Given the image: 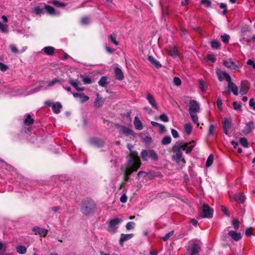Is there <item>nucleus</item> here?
Returning a JSON list of instances; mask_svg holds the SVG:
<instances>
[{
    "instance_id": "1",
    "label": "nucleus",
    "mask_w": 255,
    "mask_h": 255,
    "mask_svg": "<svg viewBox=\"0 0 255 255\" xmlns=\"http://www.w3.org/2000/svg\"><path fill=\"white\" fill-rule=\"evenodd\" d=\"M128 148L130 150L131 146L128 144ZM130 158L125 165L122 166L121 170L124 173V180L128 181L129 175L133 172L136 171L141 165L140 160L136 151H130Z\"/></svg>"
},
{
    "instance_id": "2",
    "label": "nucleus",
    "mask_w": 255,
    "mask_h": 255,
    "mask_svg": "<svg viewBox=\"0 0 255 255\" xmlns=\"http://www.w3.org/2000/svg\"><path fill=\"white\" fill-rule=\"evenodd\" d=\"M188 144L174 145L172 147L174 154L172 156V160L179 165L183 166L186 162L185 159L182 157V150L185 149Z\"/></svg>"
},
{
    "instance_id": "3",
    "label": "nucleus",
    "mask_w": 255,
    "mask_h": 255,
    "mask_svg": "<svg viewBox=\"0 0 255 255\" xmlns=\"http://www.w3.org/2000/svg\"><path fill=\"white\" fill-rule=\"evenodd\" d=\"M96 205L91 199H86L82 201L81 211L85 215L93 214L96 211Z\"/></svg>"
},
{
    "instance_id": "4",
    "label": "nucleus",
    "mask_w": 255,
    "mask_h": 255,
    "mask_svg": "<svg viewBox=\"0 0 255 255\" xmlns=\"http://www.w3.org/2000/svg\"><path fill=\"white\" fill-rule=\"evenodd\" d=\"M141 157L144 161H147L149 158L154 161H157L158 159L157 153L153 150H143L141 153Z\"/></svg>"
},
{
    "instance_id": "5",
    "label": "nucleus",
    "mask_w": 255,
    "mask_h": 255,
    "mask_svg": "<svg viewBox=\"0 0 255 255\" xmlns=\"http://www.w3.org/2000/svg\"><path fill=\"white\" fill-rule=\"evenodd\" d=\"M201 251V244L197 241H194L191 247L187 249L189 255H199Z\"/></svg>"
},
{
    "instance_id": "6",
    "label": "nucleus",
    "mask_w": 255,
    "mask_h": 255,
    "mask_svg": "<svg viewBox=\"0 0 255 255\" xmlns=\"http://www.w3.org/2000/svg\"><path fill=\"white\" fill-rule=\"evenodd\" d=\"M213 215V210L208 204L203 205L200 216L202 218H211Z\"/></svg>"
},
{
    "instance_id": "7",
    "label": "nucleus",
    "mask_w": 255,
    "mask_h": 255,
    "mask_svg": "<svg viewBox=\"0 0 255 255\" xmlns=\"http://www.w3.org/2000/svg\"><path fill=\"white\" fill-rule=\"evenodd\" d=\"M200 110V106L199 103L195 100H191L189 102V113H196Z\"/></svg>"
},
{
    "instance_id": "8",
    "label": "nucleus",
    "mask_w": 255,
    "mask_h": 255,
    "mask_svg": "<svg viewBox=\"0 0 255 255\" xmlns=\"http://www.w3.org/2000/svg\"><path fill=\"white\" fill-rule=\"evenodd\" d=\"M250 89V83L248 81L243 80L241 81L240 93L242 95L246 94Z\"/></svg>"
},
{
    "instance_id": "9",
    "label": "nucleus",
    "mask_w": 255,
    "mask_h": 255,
    "mask_svg": "<svg viewBox=\"0 0 255 255\" xmlns=\"http://www.w3.org/2000/svg\"><path fill=\"white\" fill-rule=\"evenodd\" d=\"M32 231L35 235H39L40 237H46L48 232L47 229L41 228L38 226L34 227L32 229Z\"/></svg>"
},
{
    "instance_id": "10",
    "label": "nucleus",
    "mask_w": 255,
    "mask_h": 255,
    "mask_svg": "<svg viewBox=\"0 0 255 255\" xmlns=\"http://www.w3.org/2000/svg\"><path fill=\"white\" fill-rule=\"evenodd\" d=\"M254 128V123L251 121L246 125L242 130V132L245 134H249L251 133Z\"/></svg>"
},
{
    "instance_id": "11",
    "label": "nucleus",
    "mask_w": 255,
    "mask_h": 255,
    "mask_svg": "<svg viewBox=\"0 0 255 255\" xmlns=\"http://www.w3.org/2000/svg\"><path fill=\"white\" fill-rule=\"evenodd\" d=\"M134 236L133 234H122L121 235V237L119 241L120 245L122 246L123 245V243L132 238Z\"/></svg>"
},
{
    "instance_id": "12",
    "label": "nucleus",
    "mask_w": 255,
    "mask_h": 255,
    "mask_svg": "<svg viewBox=\"0 0 255 255\" xmlns=\"http://www.w3.org/2000/svg\"><path fill=\"white\" fill-rule=\"evenodd\" d=\"M222 124H223V128H224V132L226 134H228V130L231 127V125H232L231 121L228 119H225L223 121Z\"/></svg>"
},
{
    "instance_id": "13",
    "label": "nucleus",
    "mask_w": 255,
    "mask_h": 255,
    "mask_svg": "<svg viewBox=\"0 0 255 255\" xmlns=\"http://www.w3.org/2000/svg\"><path fill=\"white\" fill-rule=\"evenodd\" d=\"M228 235L235 241H239L242 238L241 234L237 233L236 231H230Z\"/></svg>"
},
{
    "instance_id": "14",
    "label": "nucleus",
    "mask_w": 255,
    "mask_h": 255,
    "mask_svg": "<svg viewBox=\"0 0 255 255\" xmlns=\"http://www.w3.org/2000/svg\"><path fill=\"white\" fill-rule=\"evenodd\" d=\"M148 103L151 105V106L156 110H158V108L155 102L154 97L150 94H147L146 97Z\"/></svg>"
},
{
    "instance_id": "15",
    "label": "nucleus",
    "mask_w": 255,
    "mask_h": 255,
    "mask_svg": "<svg viewBox=\"0 0 255 255\" xmlns=\"http://www.w3.org/2000/svg\"><path fill=\"white\" fill-rule=\"evenodd\" d=\"M148 60L156 68L159 69L161 67V65L159 62L152 56H149Z\"/></svg>"
},
{
    "instance_id": "16",
    "label": "nucleus",
    "mask_w": 255,
    "mask_h": 255,
    "mask_svg": "<svg viewBox=\"0 0 255 255\" xmlns=\"http://www.w3.org/2000/svg\"><path fill=\"white\" fill-rule=\"evenodd\" d=\"M104 104V100L102 97L99 94H97V98L94 102V106L96 108L101 107Z\"/></svg>"
},
{
    "instance_id": "17",
    "label": "nucleus",
    "mask_w": 255,
    "mask_h": 255,
    "mask_svg": "<svg viewBox=\"0 0 255 255\" xmlns=\"http://www.w3.org/2000/svg\"><path fill=\"white\" fill-rule=\"evenodd\" d=\"M115 73L116 78L118 80H122L124 78L123 72L121 69L119 67H116L115 69Z\"/></svg>"
},
{
    "instance_id": "18",
    "label": "nucleus",
    "mask_w": 255,
    "mask_h": 255,
    "mask_svg": "<svg viewBox=\"0 0 255 255\" xmlns=\"http://www.w3.org/2000/svg\"><path fill=\"white\" fill-rule=\"evenodd\" d=\"M228 88L229 90H231L234 95L237 96L238 95V88L236 84L233 83H230L228 84Z\"/></svg>"
},
{
    "instance_id": "19",
    "label": "nucleus",
    "mask_w": 255,
    "mask_h": 255,
    "mask_svg": "<svg viewBox=\"0 0 255 255\" xmlns=\"http://www.w3.org/2000/svg\"><path fill=\"white\" fill-rule=\"evenodd\" d=\"M234 200L240 203H243L245 200V196L241 193L236 194L234 196Z\"/></svg>"
},
{
    "instance_id": "20",
    "label": "nucleus",
    "mask_w": 255,
    "mask_h": 255,
    "mask_svg": "<svg viewBox=\"0 0 255 255\" xmlns=\"http://www.w3.org/2000/svg\"><path fill=\"white\" fill-rule=\"evenodd\" d=\"M122 220L119 218H114L110 221L109 224V227L110 228H114L115 226L118 225L120 222H121Z\"/></svg>"
},
{
    "instance_id": "21",
    "label": "nucleus",
    "mask_w": 255,
    "mask_h": 255,
    "mask_svg": "<svg viewBox=\"0 0 255 255\" xmlns=\"http://www.w3.org/2000/svg\"><path fill=\"white\" fill-rule=\"evenodd\" d=\"M223 64L228 68H231L232 66H234L233 69H237L238 68V66L231 59H230L229 61H224Z\"/></svg>"
},
{
    "instance_id": "22",
    "label": "nucleus",
    "mask_w": 255,
    "mask_h": 255,
    "mask_svg": "<svg viewBox=\"0 0 255 255\" xmlns=\"http://www.w3.org/2000/svg\"><path fill=\"white\" fill-rule=\"evenodd\" d=\"M133 124L135 129L137 130H141L143 128L142 124L137 117L134 118Z\"/></svg>"
},
{
    "instance_id": "23",
    "label": "nucleus",
    "mask_w": 255,
    "mask_h": 255,
    "mask_svg": "<svg viewBox=\"0 0 255 255\" xmlns=\"http://www.w3.org/2000/svg\"><path fill=\"white\" fill-rule=\"evenodd\" d=\"M43 52L47 55H53L55 48L52 46H47L43 49Z\"/></svg>"
},
{
    "instance_id": "24",
    "label": "nucleus",
    "mask_w": 255,
    "mask_h": 255,
    "mask_svg": "<svg viewBox=\"0 0 255 255\" xmlns=\"http://www.w3.org/2000/svg\"><path fill=\"white\" fill-rule=\"evenodd\" d=\"M62 105L59 102H57L52 105V110L55 114H59L60 112V109L62 108Z\"/></svg>"
},
{
    "instance_id": "25",
    "label": "nucleus",
    "mask_w": 255,
    "mask_h": 255,
    "mask_svg": "<svg viewBox=\"0 0 255 255\" xmlns=\"http://www.w3.org/2000/svg\"><path fill=\"white\" fill-rule=\"evenodd\" d=\"M151 124L152 126L158 128L161 132L166 131L165 127L163 125L153 121L151 122Z\"/></svg>"
},
{
    "instance_id": "26",
    "label": "nucleus",
    "mask_w": 255,
    "mask_h": 255,
    "mask_svg": "<svg viewBox=\"0 0 255 255\" xmlns=\"http://www.w3.org/2000/svg\"><path fill=\"white\" fill-rule=\"evenodd\" d=\"M166 52L168 55L173 57H176L178 55V51L175 46L172 49L167 50Z\"/></svg>"
},
{
    "instance_id": "27",
    "label": "nucleus",
    "mask_w": 255,
    "mask_h": 255,
    "mask_svg": "<svg viewBox=\"0 0 255 255\" xmlns=\"http://www.w3.org/2000/svg\"><path fill=\"white\" fill-rule=\"evenodd\" d=\"M107 77L106 76H102L98 82V84L102 87H107L108 85Z\"/></svg>"
},
{
    "instance_id": "28",
    "label": "nucleus",
    "mask_w": 255,
    "mask_h": 255,
    "mask_svg": "<svg viewBox=\"0 0 255 255\" xmlns=\"http://www.w3.org/2000/svg\"><path fill=\"white\" fill-rule=\"evenodd\" d=\"M44 9L51 15H55L56 14L55 10L54 7L49 5H45Z\"/></svg>"
},
{
    "instance_id": "29",
    "label": "nucleus",
    "mask_w": 255,
    "mask_h": 255,
    "mask_svg": "<svg viewBox=\"0 0 255 255\" xmlns=\"http://www.w3.org/2000/svg\"><path fill=\"white\" fill-rule=\"evenodd\" d=\"M147 177L150 180L156 177H158L160 175V173L158 172H155V171H151L147 172Z\"/></svg>"
},
{
    "instance_id": "30",
    "label": "nucleus",
    "mask_w": 255,
    "mask_h": 255,
    "mask_svg": "<svg viewBox=\"0 0 255 255\" xmlns=\"http://www.w3.org/2000/svg\"><path fill=\"white\" fill-rule=\"evenodd\" d=\"M211 46L213 49H219L221 47V43L219 41L214 40L211 42Z\"/></svg>"
},
{
    "instance_id": "31",
    "label": "nucleus",
    "mask_w": 255,
    "mask_h": 255,
    "mask_svg": "<svg viewBox=\"0 0 255 255\" xmlns=\"http://www.w3.org/2000/svg\"><path fill=\"white\" fill-rule=\"evenodd\" d=\"M213 161H214V155L211 154L208 156V157L207 158V160L206 163V166L207 167H210L213 164Z\"/></svg>"
},
{
    "instance_id": "32",
    "label": "nucleus",
    "mask_w": 255,
    "mask_h": 255,
    "mask_svg": "<svg viewBox=\"0 0 255 255\" xmlns=\"http://www.w3.org/2000/svg\"><path fill=\"white\" fill-rule=\"evenodd\" d=\"M185 132L188 134H190L192 130V127L190 124H186L184 126Z\"/></svg>"
},
{
    "instance_id": "33",
    "label": "nucleus",
    "mask_w": 255,
    "mask_h": 255,
    "mask_svg": "<svg viewBox=\"0 0 255 255\" xmlns=\"http://www.w3.org/2000/svg\"><path fill=\"white\" fill-rule=\"evenodd\" d=\"M17 252L20 254H24L26 252V248L23 246H18L16 247Z\"/></svg>"
},
{
    "instance_id": "34",
    "label": "nucleus",
    "mask_w": 255,
    "mask_h": 255,
    "mask_svg": "<svg viewBox=\"0 0 255 255\" xmlns=\"http://www.w3.org/2000/svg\"><path fill=\"white\" fill-rule=\"evenodd\" d=\"M90 23V19L88 16H84L81 18V23L82 25H88Z\"/></svg>"
},
{
    "instance_id": "35",
    "label": "nucleus",
    "mask_w": 255,
    "mask_h": 255,
    "mask_svg": "<svg viewBox=\"0 0 255 255\" xmlns=\"http://www.w3.org/2000/svg\"><path fill=\"white\" fill-rule=\"evenodd\" d=\"M190 115L191 116V118L192 119V120L193 122L196 124L197 126H199V124L198 123V118L197 115H196V113H189Z\"/></svg>"
},
{
    "instance_id": "36",
    "label": "nucleus",
    "mask_w": 255,
    "mask_h": 255,
    "mask_svg": "<svg viewBox=\"0 0 255 255\" xmlns=\"http://www.w3.org/2000/svg\"><path fill=\"white\" fill-rule=\"evenodd\" d=\"M34 121V119L31 118L30 115L28 114L26 116V118L24 120V124L26 125H27V124L31 125L32 124H33Z\"/></svg>"
},
{
    "instance_id": "37",
    "label": "nucleus",
    "mask_w": 255,
    "mask_h": 255,
    "mask_svg": "<svg viewBox=\"0 0 255 255\" xmlns=\"http://www.w3.org/2000/svg\"><path fill=\"white\" fill-rule=\"evenodd\" d=\"M89 142L90 143H93V144L103 143H104V141L102 139H101L99 138H97V137H93V138H90Z\"/></svg>"
},
{
    "instance_id": "38",
    "label": "nucleus",
    "mask_w": 255,
    "mask_h": 255,
    "mask_svg": "<svg viewBox=\"0 0 255 255\" xmlns=\"http://www.w3.org/2000/svg\"><path fill=\"white\" fill-rule=\"evenodd\" d=\"M80 83V82L77 80L75 82H72V86H73L77 91H83L84 90V88H81L78 87V85Z\"/></svg>"
},
{
    "instance_id": "39",
    "label": "nucleus",
    "mask_w": 255,
    "mask_h": 255,
    "mask_svg": "<svg viewBox=\"0 0 255 255\" xmlns=\"http://www.w3.org/2000/svg\"><path fill=\"white\" fill-rule=\"evenodd\" d=\"M80 101L81 103H83L89 100V97L86 95H85L84 93H81V95L79 97Z\"/></svg>"
},
{
    "instance_id": "40",
    "label": "nucleus",
    "mask_w": 255,
    "mask_h": 255,
    "mask_svg": "<svg viewBox=\"0 0 255 255\" xmlns=\"http://www.w3.org/2000/svg\"><path fill=\"white\" fill-rule=\"evenodd\" d=\"M135 226V224L133 222H128L126 226V228L128 230H132L134 228Z\"/></svg>"
},
{
    "instance_id": "41",
    "label": "nucleus",
    "mask_w": 255,
    "mask_h": 255,
    "mask_svg": "<svg viewBox=\"0 0 255 255\" xmlns=\"http://www.w3.org/2000/svg\"><path fill=\"white\" fill-rule=\"evenodd\" d=\"M221 37L223 42L225 43H228L229 41L230 36L229 35L225 33L223 35H221Z\"/></svg>"
},
{
    "instance_id": "42",
    "label": "nucleus",
    "mask_w": 255,
    "mask_h": 255,
    "mask_svg": "<svg viewBox=\"0 0 255 255\" xmlns=\"http://www.w3.org/2000/svg\"><path fill=\"white\" fill-rule=\"evenodd\" d=\"M44 8H42L40 7L37 6H36L34 8V12L36 14H44Z\"/></svg>"
},
{
    "instance_id": "43",
    "label": "nucleus",
    "mask_w": 255,
    "mask_h": 255,
    "mask_svg": "<svg viewBox=\"0 0 255 255\" xmlns=\"http://www.w3.org/2000/svg\"><path fill=\"white\" fill-rule=\"evenodd\" d=\"M109 38L111 41L112 42L113 44L115 45L118 46L119 44V42L116 40V35L113 33L109 36Z\"/></svg>"
},
{
    "instance_id": "44",
    "label": "nucleus",
    "mask_w": 255,
    "mask_h": 255,
    "mask_svg": "<svg viewBox=\"0 0 255 255\" xmlns=\"http://www.w3.org/2000/svg\"><path fill=\"white\" fill-rule=\"evenodd\" d=\"M200 89L202 92L205 91L207 88L206 84L203 80H200L199 81Z\"/></svg>"
},
{
    "instance_id": "45",
    "label": "nucleus",
    "mask_w": 255,
    "mask_h": 255,
    "mask_svg": "<svg viewBox=\"0 0 255 255\" xmlns=\"http://www.w3.org/2000/svg\"><path fill=\"white\" fill-rule=\"evenodd\" d=\"M173 230L169 232V233L166 234L164 237H162V240L164 242L166 241L167 240L169 239L170 237H171L173 235Z\"/></svg>"
},
{
    "instance_id": "46",
    "label": "nucleus",
    "mask_w": 255,
    "mask_h": 255,
    "mask_svg": "<svg viewBox=\"0 0 255 255\" xmlns=\"http://www.w3.org/2000/svg\"><path fill=\"white\" fill-rule=\"evenodd\" d=\"M146 177H147V172L143 171H140L137 173L136 178L137 179H138L140 177L145 178Z\"/></svg>"
},
{
    "instance_id": "47",
    "label": "nucleus",
    "mask_w": 255,
    "mask_h": 255,
    "mask_svg": "<svg viewBox=\"0 0 255 255\" xmlns=\"http://www.w3.org/2000/svg\"><path fill=\"white\" fill-rule=\"evenodd\" d=\"M234 109L237 111H242V105L241 104L238 103L237 102H234L233 103Z\"/></svg>"
},
{
    "instance_id": "48",
    "label": "nucleus",
    "mask_w": 255,
    "mask_h": 255,
    "mask_svg": "<svg viewBox=\"0 0 255 255\" xmlns=\"http://www.w3.org/2000/svg\"><path fill=\"white\" fill-rule=\"evenodd\" d=\"M223 75L225 80L228 82V84L232 83V79L231 76L226 72H223Z\"/></svg>"
},
{
    "instance_id": "49",
    "label": "nucleus",
    "mask_w": 255,
    "mask_h": 255,
    "mask_svg": "<svg viewBox=\"0 0 255 255\" xmlns=\"http://www.w3.org/2000/svg\"><path fill=\"white\" fill-rule=\"evenodd\" d=\"M159 119L164 122H168L169 121L168 117L165 114L160 115L159 117Z\"/></svg>"
},
{
    "instance_id": "50",
    "label": "nucleus",
    "mask_w": 255,
    "mask_h": 255,
    "mask_svg": "<svg viewBox=\"0 0 255 255\" xmlns=\"http://www.w3.org/2000/svg\"><path fill=\"white\" fill-rule=\"evenodd\" d=\"M56 83L61 84V81L58 79L55 78L52 80L51 81L49 82L48 84V86H52Z\"/></svg>"
},
{
    "instance_id": "51",
    "label": "nucleus",
    "mask_w": 255,
    "mask_h": 255,
    "mask_svg": "<svg viewBox=\"0 0 255 255\" xmlns=\"http://www.w3.org/2000/svg\"><path fill=\"white\" fill-rule=\"evenodd\" d=\"M171 141V137L169 135H166L163 138L161 143H170Z\"/></svg>"
},
{
    "instance_id": "52",
    "label": "nucleus",
    "mask_w": 255,
    "mask_h": 255,
    "mask_svg": "<svg viewBox=\"0 0 255 255\" xmlns=\"http://www.w3.org/2000/svg\"><path fill=\"white\" fill-rule=\"evenodd\" d=\"M201 2L205 5L207 7H210L211 6V0H201Z\"/></svg>"
},
{
    "instance_id": "53",
    "label": "nucleus",
    "mask_w": 255,
    "mask_h": 255,
    "mask_svg": "<svg viewBox=\"0 0 255 255\" xmlns=\"http://www.w3.org/2000/svg\"><path fill=\"white\" fill-rule=\"evenodd\" d=\"M9 48L10 49V50L11 52L13 53H17L18 52V50L16 46L14 44H10L9 45Z\"/></svg>"
},
{
    "instance_id": "54",
    "label": "nucleus",
    "mask_w": 255,
    "mask_h": 255,
    "mask_svg": "<svg viewBox=\"0 0 255 255\" xmlns=\"http://www.w3.org/2000/svg\"><path fill=\"white\" fill-rule=\"evenodd\" d=\"M173 83L175 85L178 86L181 84V81L179 78L175 77L173 78Z\"/></svg>"
},
{
    "instance_id": "55",
    "label": "nucleus",
    "mask_w": 255,
    "mask_h": 255,
    "mask_svg": "<svg viewBox=\"0 0 255 255\" xmlns=\"http://www.w3.org/2000/svg\"><path fill=\"white\" fill-rule=\"evenodd\" d=\"M239 221L238 219H235L233 221V225L234 229L237 230L239 228Z\"/></svg>"
},
{
    "instance_id": "56",
    "label": "nucleus",
    "mask_w": 255,
    "mask_h": 255,
    "mask_svg": "<svg viewBox=\"0 0 255 255\" xmlns=\"http://www.w3.org/2000/svg\"><path fill=\"white\" fill-rule=\"evenodd\" d=\"M216 103H217V107H218V109H219V110L221 111H222V110H223L222 107V101L220 98H218L217 99Z\"/></svg>"
},
{
    "instance_id": "57",
    "label": "nucleus",
    "mask_w": 255,
    "mask_h": 255,
    "mask_svg": "<svg viewBox=\"0 0 255 255\" xmlns=\"http://www.w3.org/2000/svg\"><path fill=\"white\" fill-rule=\"evenodd\" d=\"M8 66L2 62H0V70L2 72H5L8 69Z\"/></svg>"
},
{
    "instance_id": "58",
    "label": "nucleus",
    "mask_w": 255,
    "mask_h": 255,
    "mask_svg": "<svg viewBox=\"0 0 255 255\" xmlns=\"http://www.w3.org/2000/svg\"><path fill=\"white\" fill-rule=\"evenodd\" d=\"M0 30L2 32H6L7 29L6 26L0 21Z\"/></svg>"
},
{
    "instance_id": "59",
    "label": "nucleus",
    "mask_w": 255,
    "mask_h": 255,
    "mask_svg": "<svg viewBox=\"0 0 255 255\" xmlns=\"http://www.w3.org/2000/svg\"><path fill=\"white\" fill-rule=\"evenodd\" d=\"M249 105L251 108H253L254 110H255V102L253 98H251L249 101Z\"/></svg>"
},
{
    "instance_id": "60",
    "label": "nucleus",
    "mask_w": 255,
    "mask_h": 255,
    "mask_svg": "<svg viewBox=\"0 0 255 255\" xmlns=\"http://www.w3.org/2000/svg\"><path fill=\"white\" fill-rule=\"evenodd\" d=\"M171 132L172 136L174 138H177L179 137L178 133L176 130H175L174 129H172L171 130Z\"/></svg>"
},
{
    "instance_id": "61",
    "label": "nucleus",
    "mask_w": 255,
    "mask_h": 255,
    "mask_svg": "<svg viewBox=\"0 0 255 255\" xmlns=\"http://www.w3.org/2000/svg\"><path fill=\"white\" fill-rule=\"evenodd\" d=\"M53 3L55 5H56L57 6H59V7L64 6L65 5V4L63 2H60L59 1H58V0H54L53 2Z\"/></svg>"
},
{
    "instance_id": "62",
    "label": "nucleus",
    "mask_w": 255,
    "mask_h": 255,
    "mask_svg": "<svg viewBox=\"0 0 255 255\" xmlns=\"http://www.w3.org/2000/svg\"><path fill=\"white\" fill-rule=\"evenodd\" d=\"M127 199H128L127 196H126V194L125 193L123 195H122V196L121 197L120 201L123 203H125L127 202Z\"/></svg>"
},
{
    "instance_id": "63",
    "label": "nucleus",
    "mask_w": 255,
    "mask_h": 255,
    "mask_svg": "<svg viewBox=\"0 0 255 255\" xmlns=\"http://www.w3.org/2000/svg\"><path fill=\"white\" fill-rule=\"evenodd\" d=\"M83 82L85 84H89L92 83V80L90 78L85 77L83 79Z\"/></svg>"
},
{
    "instance_id": "64",
    "label": "nucleus",
    "mask_w": 255,
    "mask_h": 255,
    "mask_svg": "<svg viewBox=\"0 0 255 255\" xmlns=\"http://www.w3.org/2000/svg\"><path fill=\"white\" fill-rule=\"evenodd\" d=\"M207 59L208 60L214 63L216 61V58L214 57V55H208L207 57Z\"/></svg>"
}]
</instances>
